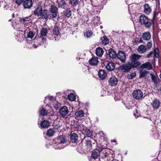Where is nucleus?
<instances>
[{"label": "nucleus", "instance_id": "1", "mask_svg": "<svg viewBox=\"0 0 161 161\" xmlns=\"http://www.w3.org/2000/svg\"><path fill=\"white\" fill-rule=\"evenodd\" d=\"M66 138L65 136H58L53 141V147L56 149L64 148L66 146Z\"/></svg>", "mask_w": 161, "mask_h": 161}, {"label": "nucleus", "instance_id": "2", "mask_svg": "<svg viewBox=\"0 0 161 161\" xmlns=\"http://www.w3.org/2000/svg\"><path fill=\"white\" fill-rule=\"evenodd\" d=\"M58 8L56 5L54 4L51 5L49 9V19H53L56 18L58 14Z\"/></svg>", "mask_w": 161, "mask_h": 161}, {"label": "nucleus", "instance_id": "3", "mask_svg": "<svg viewBox=\"0 0 161 161\" xmlns=\"http://www.w3.org/2000/svg\"><path fill=\"white\" fill-rule=\"evenodd\" d=\"M132 96L136 100H141L143 98V92L140 90H134L133 92Z\"/></svg>", "mask_w": 161, "mask_h": 161}, {"label": "nucleus", "instance_id": "4", "mask_svg": "<svg viewBox=\"0 0 161 161\" xmlns=\"http://www.w3.org/2000/svg\"><path fill=\"white\" fill-rule=\"evenodd\" d=\"M156 15V13L155 12H154L153 19H151L148 18L146 21L142 25H143L146 28H150L152 25L153 24V20Z\"/></svg>", "mask_w": 161, "mask_h": 161}, {"label": "nucleus", "instance_id": "5", "mask_svg": "<svg viewBox=\"0 0 161 161\" xmlns=\"http://www.w3.org/2000/svg\"><path fill=\"white\" fill-rule=\"evenodd\" d=\"M130 62H129L126 64H125L120 67L119 69L121 72H128L130 71L132 68Z\"/></svg>", "mask_w": 161, "mask_h": 161}, {"label": "nucleus", "instance_id": "6", "mask_svg": "<svg viewBox=\"0 0 161 161\" xmlns=\"http://www.w3.org/2000/svg\"><path fill=\"white\" fill-rule=\"evenodd\" d=\"M53 36L55 41H58L59 39V31L58 28L57 26H55L53 31Z\"/></svg>", "mask_w": 161, "mask_h": 161}, {"label": "nucleus", "instance_id": "7", "mask_svg": "<svg viewBox=\"0 0 161 161\" xmlns=\"http://www.w3.org/2000/svg\"><path fill=\"white\" fill-rule=\"evenodd\" d=\"M117 57L122 63L125 62L126 55L124 52L119 51L117 54Z\"/></svg>", "mask_w": 161, "mask_h": 161}, {"label": "nucleus", "instance_id": "8", "mask_svg": "<svg viewBox=\"0 0 161 161\" xmlns=\"http://www.w3.org/2000/svg\"><path fill=\"white\" fill-rule=\"evenodd\" d=\"M25 36L24 35L23 31H19L17 33L16 39L18 41L22 42L24 40Z\"/></svg>", "mask_w": 161, "mask_h": 161}, {"label": "nucleus", "instance_id": "9", "mask_svg": "<svg viewBox=\"0 0 161 161\" xmlns=\"http://www.w3.org/2000/svg\"><path fill=\"white\" fill-rule=\"evenodd\" d=\"M143 12L146 14L149 15L151 13V8L148 3H145L143 5Z\"/></svg>", "mask_w": 161, "mask_h": 161}, {"label": "nucleus", "instance_id": "10", "mask_svg": "<svg viewBox=\"0 0 161 161\" xmlns=\"http://www.w3.org/2000/svg\"><path fill=\"white\" fill-rule=\"evenodd\" d=\"M42 11V7L40 5H38L34 11V14L36 16H39Z\"/></svg>", "mask_w": 161, "mask_h": 161}, {"label": "nucleus", "instance_id": "11", "mask_svg": "<svg viewBox=\"0 0 161 161\" xmlns=\"http://www.w3.org/2000/svg\"><path fill=\"white\" fill-rule=\"evenodd\" d=\"M118 79L114 76H112L109 79V83L111 86H115L117 84Z\"/></svg>", "mask_w": 161, "mask_h": 161}, {"label": "nucleus", "instance_id": "12", "mask_svg": "<svg viewBox=\"0 0 161 161\" xmlns=\"http://www.w3.org/2000/svg\"><path fill=\"white\" fill-rule=\"evenodd\" d=\"M23 5L25 8H30L33 5L32 1L31 0H25L24 1Z\"/></svg>", "mask_w": 161, "mask_h": 161}, {"label": "nucleus", "instance_id": "13", "mask_svg": "<svg viewBox=\"0 0 161 161\" xmlns=\"http://www.w3.org/2000/svg\"><path fill=\"white\" fill-rule=\"evenodd\" d=\"M68 108L66 106H64L59 109V113L62 116L66 115L68 113Z\"/></svg>", "mask_w": 161, "mask_h": 161}, {"label": "nucleus", "instance_id": "14", "mask_svg": "<svg viewBox=\"0 0 161 161\" xmlns=\"http://www.w3.org/2000/svg\"><path fill=\"white\" fill-rule=\"evenodd\" d=\"M100 153L98 151H94L91 154V158H89L90 161H94V160L97 158L99 155Z\"/></svg>", "mask_w": 161, "mask_h": 161}, {"label": "nucleus", "instance_id": "15", "mask_svg": "<svg viewBox=\"0 0 161 161\" xmlns=\"http://www.w3.org/2000/svg\"><path fill=\"white\" fill-rule=\"evenodd\" d=\"M39 16H40L42 19H47L49 16V11L46 9L42 10L41 15Z\"/></svg>", "mask_w": 161, "mask_h": 161}, {"label": "nucleus", "instance_id": "16", "mask_svg": "<svg viewBox=\"0 0 161 161\" xmlns=\"http://www.w3.org/2000/svg\"><path fill=\"white\" fill-rule=\"evenodd\" d=\"M75 126L76 129L77 131H81L82 133L86 127L83 125V124H80L79 123H77L75 125Z\"/></svg>", "mask_w": 161, "mask_h": 161}, {"label": "nucleus", "instance_id": "17", "mask_svg": "<svg viewBox=\"0 0 161 161\" xmlns=\"http://www.w3.org/2000/svg\"><path fill=\"white\" fill-rule=\"evenodd\" d=\"M142 68L145 69L147 70H150L152 69L153 67L150 62H146L141 65Z\"/></svg>", "mask_w": 161, "mask_h": 161}, {"label": "nucleus", "instance_id": "18", "mask_svg": "<svg viewBox=\"0 0 161 161\" xmlns=\"http://www.w3.org/2000/svg\"><path fill=\"white\" fill-rule=\"evenodd\" d=\"M50 125V122L47 120H44L40 124V127L42 128H47Z\"/></svg>", "mask_w": 161, "mask_h": 161}, {"label": "nucleus", "instance_id": "19", "mask_svg": "<svg viewBox=\"0 0 161 161\" xmlns=\"http://www.w3.org/2000/svg\"><path fill=\"white\" fill-rule=\"evenodd\" d=\"M151 104L154 109H157L159 107L160 102L157 99H155L151 103Z\"/></svg>", "mask_w": 161, "mask_h": 161}, {"label": "nucleus", "instance_id": "20", "mask_svg": "<svg viewBox=\"0 0 161 161\" xmlns=\"http://www.w3.org/2000/svg\"><path fill=\"white\" fill-rule=\"evenodd\" d=\"M70 137L72 142H75L77 141L78 136L74 133H71L70 135Z\"/></svg>", "mask_w": 161, "mask_h": 161}, {"label": "nucleus", "instance_id": "21", "mask_svg": "<svg viewBox=\"0 0 161 161\" xmlns=\"http://www.w3.org/2000/svg\"><path fill=\"white\" fill-rule=\"evenodd\" d=\"M104 51L102 48L100 47H98L96 48V54L98 57H101L103 55Z\"/></svg>", "mask_w": 161, "mask_h": 161}, {"label": "nucleus", "instance_id": "22", "mask_svg": "<svg viewBox=\"0 0 161 161\" xmlns=\"http://www.w3.org/2000/svg\"><path fill=\"white\" fill-rule=\"evenodd\" d=\"M98 62V58L97 57H92V58L89 60L90 64L92 65H97Z\"/></svg>", "mask_w": 161, "mask_h": 161}, {"label": "nucleus", "instance_id": "23", "mask_svg": "<svg viewBox=\"0 0 161 161\" xmlns=\"http://www.w3.org/2000/svg\"><path fill=\"white\" fill-rule=\"evenodd\" d=\"M115 67L114 64L112 62H108L106 66L107 69L110 71H112L114 69Z\"/></svg>", "mask_w": 161, "mask_h": 161}, {"label": "nucleus", "instance_id": "24", "mask_svg": "<svg viewBox=\"0 0 161 161\" xmlns=\"http://www.w3.org/2000/svg\"><path fill=\"white\" fill-rule=\"evenodd\" d=\"M148 17L145 15H142L140 16L139 18V22L143 25L147 20Z\"/></svg>", "mask_w": 161, "mask_h": 161}, {"label": "nucleus", "instance_id": "25", "mask_svg": "<svg viewBox=\"0 0 161 161\" xmlns=\"http://www.w3.org/2000/svg\"><path fill=\"white\" fill-rule=\"evenodd\" d=\"M130 62L132 68L137 67L141 64V63L137 61H131Z\"/></svg>", "mask_w": 161, "mask_h": 161}, {"label": "nucleus", "instance_id": "26", "mask_svg": "<svg viewBox=\"0 0 161 161\" xmlns=\"http://www.w3.org/2000/svg\"><path fill=\"white\" fill-rule=\"evenodd\" d=\"M55 130L53 129H49L47 131L46 136L48 137H52L53 136L55 133Z\"/></svg>", "mask_w": 161, "mask_h": 161}, {"label": "nucleus", "instance_id": "27", "mask_svg": "<svg viewBox=\"0 0 161 161\" xmlns=\"http://www.w3.org/2000/svg\"><path fill=\"white\" fill-rule=\"evenodd\" d=\"M98 75L100 78L104 79L107 75V73L104 70L101 69L98 72Z\"/></svg>", "mask_w": 161, "mask_h": 161}, {"label": "nucleus", "instance_id": "28", "mask_svg": "<svg viewBox=\"0 0 161 161\" xmlns=\"http://www.w3.org/2000/svg\"><path fill=\"white\" fill-rule=\"evenodd\" d=\"M142 38L145 40L148 41L151 38V35L149 32H146L143 33Z\"/></svg>", "mask_w": 161, "mask_h": 161}, {"label": "nucleus", "instance_id": "29", "mask_svg": "<svg viewBox=\"0 0 161 161\" xmlns=\"http://www.w3.org/2000/svg\"><path fill=\"white\" fill-rule=\"evenodd\" d=\"M82 133L89 137H91L92 136V131L90 130L89 129H87L86 127L85 129H84Z\"/></svg>", "mask_w": 161, "mask_h": 161}, {"label": "nucleus", "instance_id": "30", "mask_svg": "<svg viewBox=\"0 0 161 161\" xmlns=\"http://www.w3.org/2000/svg\"><path fill=\"white\" fill-rule=\"evenodd\" d=\"M84 113L83 110H80L76 112L75 113V116L76 118H80L84 116Z\"/></svg>", "mask_w": 161, "mask_h": 161}, {"label": "nucleus", "instance_id": "31", "mask_svg": "<svg viewBox=\"0 0 161 161\" xmlns=\"http://www.w3.org/2000/svg\"><path fill=\"white\" fill-rule=\"evenodd\" d=\"M108 54L109 57L112 58H114L116 56H117L116 52L112 49H109Z\"/></svg>", "mask_w": 161, "mask_h": 161}, {"label": "nucleus", "instance_id": "32", "mask_svg": "<svg viewBox=\"0 0 161 161\" xmlns=\"http://www.w3.org/2000/svg\"><path fill=\"white\" fill-rule=\"evenodd\" d=\"M141 57L139 55L134 54L130 56V59L131 61H137Z\"/></svg>", "mask_w": 161, "mask_h": 161}, {"label": "nucleus", "instance_id": "33", "mask_svg": "<svg viewBox=\"0 0 161 161\" xmlns=\"http://www.w3.org/2000/svg\"><path fill=\"white\" fill-rule=\"evenodd\" d=\"M147 48L143 45L139 46L137 49L138 51L141 53H143L146 51Z\"/></svg>", "mask_w": 161, "mask_h": 161}, {"label": "nucleus", "instance_id": "34", "mask_svg": "<svg viewBox=\"0 0 161 161\" xmlns=\"http://www.w3.org/2000/svg\"><path fill=\"white\" fill-rule=\"evenodd\" d=\"M57 3L59 8H64L66 5V3L64 0H58Z\"/></svg>", "mask_w": 161, "mask_h": 161}, {"label": "nucleus", "instance_id": "35", "mask_svg": "<svg viewBox=\"0 0 161 161\" xmlns=\"http://www.w3.org/2000/svg\"><path fill=\"white\" fill-rule=\"evenodd\" d=\"M39 112L40 113V115L42 116H44L47 114L48 111L47 109L42 107L40 108L39 110Z\"/></svg>", "mask_w": 161, "mask_h": 161}, {"label": "nucleus", "instance_id": "36", "mask_svg": "<svg viewBox=\"0 0 161 161\" xmlns=\"http://www.w3.org/2000/svg\"><path fill=\"white\" fill-rule=\"evenodd\" d=\"M86 147L87 151H89L92 150V145L91 142L89 140L86 141Z\"/></svg>", "mask_w": 161, "mask_h": 161}, {"label": "nucleus", "instance_id": "37", "mask_svg": "<svg viewBox=\"0 0 161 161\" xmlns=\"http://www.w3.org/2000/svg\"><path fill=\"white\" fill-rule=\"evenodd\" d=\"M101 39L102 40V43L103 44L106 45L108 44L109 42L108 39L107 37L106 36H104L102 37Z\"/></svg>", "mask_w": 161, "mask_h": 161}, {"label": "nucleus", "instance_id": "38", "mask_svg": "<svg viewBox=\"0 0 161 161\" xmlns=\"http://www.w3.org/2000/svg\"><path fill=\"white\" fill-rule=\"evenodd\" d=\"M107 150H108L106 149L105 150H103L102 151L103 153H101L100 155L102 158H106L110 154L108 152V151Z\"/></svg>", "mask_w": 161, "mask_h": 161}, {"label": "nucleus", "instance_id": "39", "mask_svg": "<svg viewBox=\"0 0 161 161\" xmlns=\"http://www.w3.org/2000/svg\"><path fill=\"white\" fill-rule=\"evenodd\" d=\"M68 99L71 101H74L75 100V96L73 93H70L68 96Z\"/></svg>", "mask_w": 161, "mask_h": 161}, {"label": "nucleus", "instance_id": "40", "mask_svg": "<svg viewBox=\"0 0 161 161\" xmlns=\"http://www.w3.org/2000/svg\"><path fill=\"white\" fill-rule=\"evenodd\" d=\"M29 17H25V18H20L19 19L20 22L23 23L29 21Z\"/></svg>", "mask_w": 161, "mask_h": 161}, {"label": "nucleus", "instance_id": "41", "mask_svg": "<svg viewBox=\"0 0 161 161\" xmlns=\"http://www.w3.org/2000/svg\"><path fill=\"white\" fill-rule=\"evenodd\" d=\"M47 33V30L44 28H43L41 31V37L45 36Z\"/></svg>", "mask_w": 161, "mask_h": 161}, {"label": "nucleus", "instance_id": "42", "mask_svg": "<svg viewBox=\"0 0 161 161\" xmlns=\"http://www.w3.org/2000/svg\"><path fill=\"white\" fill-rule=\"evenodd\" d=\"M35 34V33L34 32L32 31H29L27 33V38L32 39L33 38Z\"/></svg>", "mask_w": 161, "mask_h": 161}, {"label": "nucleus", "instance_id": "43", "mask_svg": "<svg viewBox=\"0 0 161 161\" xmlns=\"http://www.w3.org/2000/svg\"><path fill=\"white\" fill-rule=\"evenodd\" d=\"M93 32L92 31L88 30L87 31L86 33L85 34L84 36L87 38H89L91 36Z\"/></svg>", "mask_w": 161, "mask_h": 161}, {"label": "nucleus", "instance_id": "44", "mask_svg": "<svg viewBox=\"0 0 161 161\" xmlns=\"http://www.w3.org/2000/svg\"><path fill=\"white\" fill-rule=\"evenodd\" d=\"M63 13L67 17H69L71 15L70 11L69 10H67L66 11H64Z\"/></svg>", "mask_w": 161, "mask_h": 161}, {"label": "nucleus", "instance_id": "45", "mask_svg": "<svg viewBox=\"0 0 161 161\" xmlns=\"http://www.w3.org/2000/svg\"><path fill=\"white\" fill-rule=\"evenodd\" d=\"M94 8V9L95 11H96L97 14H99V13L101 9L102 8V7L101 6H95Z\"/></svg>", "mask_w": 161, "mask_h": 161}, {"label": "nucleus", "instance_id": "46", "mask_svg": "<svg viewBox=\"0 0 161 161\" xmlns=\"http://www.w3.org/2000/svg\"><path fill=\"white\" fill-rule=\"evenodd\" d=\"M79 3V0H70V3L72 6L77 5Z\"/></svg>", "mask_w": 161, "mask_h": 161}, {"label": "nucleus", "instance_id": "47", "mask_svg": "<svg viewBox=\"0 0 161 161\" xmlns=\"http://www.w3.org/2000/svg\"><path fill=\"white\" fill-rule=\"evenodd\" d=\"M100 18L97 16L95 17L93 20V23L94 24H100V21L99 20Z\"/></svg>", "mask_w": 161, "mask_h": 161}, {"label": "nucleus", "instance_id": "48", "mask_svg": "<svg viewBox=\"0 0 161 161\" xmlns=\"http://www.w3.org/2000/svg\"><path fill=\"white\" fill-rule=\"evenodd\" d=\"M152 81L154 82V84H157L158 82L157 79L155 76L153 74H150Z\"/></svg>", "mask_w": 161, "mask_h": 161}, {"label": "nucleus", "instance_id": "49", "mask_svg": "<svg viewBox=\"0 0 161 161\" xmlns=\"http://www.w3.org/2000/svg\"><path fill=\"white\" fill-rule=\"evenodd\" d=\"M153 52L154 57L156 58H158L159 56L158 49V48H155Z\"/></svg>", "mask_w": 161, "mask_h": 161}, {"label": "nucleus", "instance_id": "50", "mask_svg": "<svg viewBox=\"0 0 161 161\" xmlns=\"http://www.w3.org/2000/svg\"><path fill=\"white\" fill-rule=\"evenodd\" d=\"M148 72V71L146 70H142L140 72V76L142 77H145Z\"/></svg>", "mask_w": 161, "mask_h": 161}, {"label": "nucleus", "instance_id": "51", "mask_svg": "<svg viewBox=\"0 0 161 161\" xmlns=\"http://www.w3.org/2000/svg\"><path fill=\"white\" fill-rule=\"evenodd\" d=\"M15 3L18 6L21 5L24 2V0H15Z\"/></svg>", "mask_w": 161, "mask_h": 161}, {"label": "nucleus", "instance_id": "52", "mask_svg": "<svg viewBox=\"0 0 161 161\" xmlns=\"http://www.w3.org/2000/svg\"><path fill=\"white\" fill-rule=\"evenodd\" d=\"M55 103L54 104V107L56 109H57L59 106V103L56 101H55Z\"/></svg>", "mask_w": 161, "mask_h": 161}, {"label": "nucleus", "instance_id": "53", "mask_svg": "<svg viewBox=\"0 0 161 161\" xmlns=\"http://www.w3.org/2000/svg\"><path fill=\"white\" fill-rule=\"evenodd\" d=\"M152 46V43L150 42H148L147 45V48L148 49L150 48Z\"/></svg>", "mask_w": 161, "mask_h": 161}, {"label": "nucleus", "instance_id": "54", "mask_svg": "<svg viewBox=\"0 0 161 161\" xmlns=\"http://www.w3.org/2000/svg\"><path fill=\"white\" fill-rule=\"evenodd\" d=\"M33 46L32 47L33 48H36L38 46H40L41 45V44L39 43V44H37V43H35L34 44H32Z\"/></svg>", "mask_w": 161, "mask_h": 161}, {"label": "nucleus", "instance_id": "55", "mask_svg": "<svg viewBox=\"0 0 161 161\" xmlns=\"http://www.w3.org/2000/svg\"><path fill=\"white\" fill-rule=\"evenodd\" d=\"M136 76L135 73L131 74L128 77V78L129 79H132L134 77Z\"/></svg>", "mask_w": 161, "mask_h": 161}, {"label": "nucleus", "instance_id": "56", "mask_svg": "<svg viewBox=\"0 0 161 161\" xmlns=\"http://www.w3.org/2000/svg\"><path fill=\"white\" fill-rule=\"evenodd\" d=\"M134 116L136 118H138L140 115L139 114H138L137 110L136 111V113H134Z\"/></svg>", "mask_w": 161, "mask_h": 161}, {"label": "nucleus", "instance_id": "57", "mask_svg": "<svg viewBox=\"0 0 161 161\" xmlns=\"http://www.w3.org/2000/svg\"><path fill=\"white\" fill-rule=\"evenodd\" d=\"M126 108L128 109H130L131 108L132 106L130 105L129 103H126L125 104Z\"/></svg>", "mask_w": 161, "mask_h": 161}, {"label": "nucleus", "instance_id": "58", "mask_svg": "<svg viewBox=\"0 0 161 161\" xmlns=\"http://www.w3.org/2000/svg\"><path fill=\"white\" fill-rule=\"evenodd\" d=\"M153 51L151 52L149 54H148L147 55V58H150L152 55L153 54Z\"/></svg>", "mask_w": 161, "mask_h": 161}, {"label": "nucleus", "instance_id": "59", "mask_svg": "<svg viewBox=\"0 0 161 161\" xmlns=\"http://www.w3.org/2000/svg\"><path fill=\"white\" fill-rule=\"evenodd\" d=\"M53 97L52 96H48L45 97V99H48L49 100H51L53 98Z\"/></svg>", "mask_w": 161, "mask_h": 161}, {"label": "nucleus", "instance_id": "60", "mask_svg": "<svg viewBox=\"0 0 161 161\" xmlns=\"http://www.w3.org/2000/svg\"><path fill=\"white\" fill-rule=\"evenodd\" d=\"M46 38H42V43L44 44L45 43H46Z\"/></svg>", "mask_w": 161, "mask_h": 161}, {"label": "nucleus", "instance_id": "61", "mask_svg": "<svg viewBox=\"0 0 161 161\" xmlns=\"http://www.w3.org/2000/svg\"><path fill=\"white\" fill-rule=\"evenodd\" d=\"M118 31H113L112 32L113 34L116 35L118 34Z\"/></svg>", "mask_w": 161, "mask_h": 161}, {"label": "nucleus", "instance_id": "62", "mask_svg": "<svg viewBox=\"0 0 161 161\" xmlns=\"http://www.w3.org/2000/svg\"><path fill=\"white\" fill-rule=\"evenodd\" d=\"M139 39H136V40H135V42L136 43H139Z\"/></svg>", "mask_w": 161, "mask_h": 161}, {"label": "nucleus", "instance_id": "63", "mask_svg": "<svg viewBox=\"0 0 161 161\" xmlns=\"http://www.w3.org/2000/svg\"><path fill=\"white\" fill-rule=\"evenodd\" d=\"M139 43H142L143 42V41L141 38H140L139 40Z\"/></svg>", "mask_w": 161, "mask_h": 161}, {"label": "nucleus", "instance_id": "64", "mask_svg": "<svg viewBox=\"0 0 161 161\" xmlns=\"http://www.w3.org/2000/svg\"><path fill=\"white\" fill-rule=\"evenodd\" d=\"M111 142H116V141L115 140H113L112 141H111Z\"/></svg>", "mask_w": 161, "mask_h": 161}]
</instances>
